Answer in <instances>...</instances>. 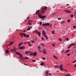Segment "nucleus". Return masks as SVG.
<instances>
[{
	"label": "nucleus",
	"instance_id": "nucleus-49",
	"mask_svg": "<svg viewBox=\"0 0 76 76\" xmlns=\"http://www.w3.org/2000/svg\"><path fill=\"white\" fill-rule=\"evenodd\" d=\"M28 42H24V44H26V43H28Z\"/></svg>",
	"mask_w": 76,
	"mask_h": 76
},
{
	"label": "nucleus",
	"instance_id": "nucleus-45",
	"mask_svg": "<svg viewBox=\"0 0 76 76\" xmlns=\"http://www.w3.org/2000/svg\"><path fill=\"white\" fill-rule=\"evenodd\" d=\"M31 42H33V43H35V41H34V40H32L31 41Z\"/></svg>",
	"mask_w": 76,
	"mask_h": 76
},
{
	"label": "nucleus",
	"instance_id": "nucleus-27",
	"mask_svg": "<svg viewBox=\"0 0 76 76\" xmlns=\"http://www.w3.org/2000/svg\"><path fill=\"white\" fill-rule=\"evenodd\" d=\"M39 13V10H38V11L36 12V14L37 15V14H38V13Z\"/></svg>",
	"mask_w": 76,
	"mask_h": 76
},
{
	"label": "nucleus",
	"instance_id": "nucleus-63",
	"mask_svg": "<svg viewBox=\"0 0 76 76\" xmlns=\"http://www.w3.org/2000/svg\"><path fill=\"white\" fill-rule=\"evenodd\" d=\"M25 31H26V30H24V31H23V32H25Z\"/></svg>",
	"mask_w": 76,
	"mask_h": 76
},
{
	"label": "nucleus",
	"instance_id": "nucleus-46",
	"mask_svg": "<svg viewBox=\"0 0 76 76\" xmlns=\"http://www.w3.org/2000/svg\"><path fill=\"white\" fill-rule=\"evenodd\" d=\"M70 22V20H68L67 21L68 23H69Z\"/></svg>",
	"mask_w": 76,
	"mask_h": 76
},
{
	"label": "nucleus",
	"instance_id": "nucleus-57",
	"mask_svg": "<svg viewBox=\"0 0 76 76\" xmlns=\"http://www.w3.org/2000/svg\"><path fill=\"white\" fill-rule=\"evenodd\" d=\"M27 19L28 20V19H29V17H28L27 18Z\"/></svg>",
	"mask_w": 76,
	"mask_h": 76
},
{
	"label": "nucleus",
	"instance_id": "nucleus-48",
	"mask_svg": "<svg viewBox=\"0 0 76 76\" xmlns=\"http://www.w3.org/2000/svg\"><path fill=\"white\" fill-rule=\"evenodd\" d=\"M76 26H73V28H74V29H76Z\"/></svg>",
	"mask_w": 76,
	"mask_h": 76
},
{
	"label": "nucleus",
	"instance_id": "nucleus-25",
	"mask_svg": "<svg viewBox=\"0 0 76 76\" xmlns=\"http://www.w3.org/2000/svg\"><path fill=\"white\" fill-rule=\"evenodd\" d=\"M40 65L41 66H43V65H45V64H44V63L43 62L40 64Z\"/></svg>",
	"mask_w": 76,
	"mask_h": 76
},
{
	"label": "nucleus",
	"instance_id": "nucleus-19",
	"mask_svg": "<svg viewBox=\"0 0 76 76\" xmlns=\"http://www.w3.org/2000/svg\"><path fill=\"white\" fill-rule=\"evenodd\" d=\"M71 45V46H75V45H76V44L75 43H72Z\"/></svg>",
	"mask_w": 76,
	"mask_h": 76
},
{
	"label": "nucleus",
	"instance_id": "nucleus-41",
	"mask_svg": "<svg viewBox=\"0 0 76 76\" xmlns=\"http://www.w3.org/2000/svg\"><path fill=\"white\" fill-rule=\"evenodd\" d=\"M71 18H73V14H71Z\"/></svg>",
	"mask_w": 76,
	"mask_h": 76
},
{
	"label": "nucleus",
	"instance_id": "nucleus-34",
	"mask_svg": "<svg viewBox=\"0 0 76 76\" xmlns=\"http://www.w3.org/2000/svg\"><path fill=\"white\" fill-rule=\"evenodd\" d=\"M63 67V65L61 64L60 65V66H59V68H61V67Z\"/></svg>",
	"mask_w": 76,
	"mask_h": 76
},
{
	"label": "nucleus",
	"instance_id": "nucleus-36",
	"mask_svg": "<svg viewBox=\"0 0 76 76\" xmlns=\"http://www.w3.org/2000/svg\"><path fill=\"white\" fill-rule=\"evenodd\" d=\"M60 69L62 71H63V70H64L63 68V67L60 68Z\"/></svg>",
	"mask_w": 76,
	"mask_h": 76
},
{
	"label": "nucleus",
	"instance_id": "nucleus-42",
	"mask_svg": "<svg viewBox=\"0 0 76 76\" xmlns=\"http://www.w3.org/2000/svg\"><path fill=\"white\" fill-rule=\"evenodd\" d=\"M39 24L40 25H42V22L41 21L39 23Z\"/></svg>",
	"mask_w": 76,
	"mask_h": 76
},
{
	"label": "nucleus",
	"instance_id": "nucleus-18",
	"mask_svg": "<svg viewBox=\"0 0 76 76\" xmlns=\"http://www.w3.org/2000/svg\"><path fill=\"white\" fill-rule=\"evenodd\" d=\"M53 58H55L56 59H58V58L57 56H56L55 55L53 56Z\"/></svg>",
	"mask_w": 76,
	"mask_h": 76
},
{
	"label": "nucleus",
	"instance_id": "nucleus-28",
	"mask_svg": "<svg viewBox=\"0 0 76 76\" xmlns=\"http://www.w3.org/2000/svg\"><path fill=\"white\" fill-rule=\"evenodd\" d=\"M67 75H66L65 76H70V74H67Z\"/></svg>",
	"mask_w": 76,
	"mask_h": 76
},
{
	"label": "nucleus",
	"instance_id": "nucleus-1",
	"mask_svg": "<svg viewBox=\"0 0 76 76\" xmlns=\"http://www.w3.org/2000/svg\"><path fill=\"white\" fill-rule=\"evenodd\" d=\"M47 7H43L41 10V14H44L45 13V12L47 10Z\"/></svg>",
	"mask_w": 76,
	"mask_h": 76
},
{
	"label": "nucleus",
	"instance_id": "nucleus-12",
	"mask_svg": "<svg viewBox=\"0 0 76 76\" xmlns=\"http://www.w3.org/2000/svg\"><path fill=\"white\" fill-rule=\"evenodd\" d=\"M20 48L21 50H23V49H25V47L24 46H22V47H20Z\"/></svg>",
	"mask_w": 76,
	"mask_h": 76
},
{
	"label": "nucleus",
	"instance_id": "nucleus-8",
	"mask_svg": "<svg viewBox=\"0 0 76 76\" xmlns=\"http://www.w3.org/2000/svg\"><path fill=\"white\" fill-rule=\"evenodd\" d=\"M31 52H30V51H27L25 52V54H29V53H31Z\"/></svg>",
	"mask_w": 76,
	"mask_h": 76
},
{
	"label": "nucleus",
	"instance_id": "nucleus-60",
	"mask_svg": "<svg viewBox=\"0 0 76 76\" xmlns=\"http://www.w3.org/2000/svg\"><path fill=\"white\" fill-rule=\"evenodd\" d=\"M31 24H32V23H30L29 24V25H31Z\"/></svg>",
	"mask_w": 76,
	"mask_h": 76
},
{
	"label": "nucleus",
	"instance_id": "nucleus-32",
	"mask_svg": "<svg viewBox=\"0 0 76 76\" xmlns=\"http://www.w3.org/2000/svg\"><path fill=\"white\" fill-rule=\"evenodd\" d=\"M59 66H58V65H57V66H54V67H55V68L56 69L57 68V67H58Z\"/></svg>",
	"mask_w": 76,
	"mask_h": 76
},
{
	"label": "nucleus",
	"instance_id": "nucleus-17",
	"mask_svg": "<svg viewBox=\"0 0 76 76\" xmlns=\"http://www.w3.org/2000/svg\"><path fill=\"white\" fill-rule=\"evenodd\" d=\"M38 32V31L37 30H34V31H33V33H36V34Z\"/></svg>",
	"mask_w": 76,
	"mask_h": 76
},
{
	"label": "nucleus",
	"instance_id": "nucleus-53",
	"mask_svg": "<svg viewBox=\"0 0 76 76\" xmlns=\"http://www.w3.org/2000/svg\"><path fill=\"white\" fill-rule=\"evenodd\" d=\"M31 22V20H29L28 23H29Z\"/></svg>",
	"mask_w": 76,
	"mask_h": 76
},
{
	"label": "nucleus",
	"instance_id": "nucleus-31",
	"mask_svg": "<svg viewBox=\"0 0 76 76\" xmlns=\"http://www.w3.org/2000/svg\"><path fill=\"white\" fill-rule=\"evenodd\" d=\"M52 46H53V47H55V44L52 43Z\"/></svg>",
	"mask_w": 76,
	"mask_h": 76
},
{
	"label": "nucleus",
	"instance_id": "nucleus-10",
	"mask_svg": "<svg viewBox=\"0 0 76 76\" xmlns=\"http://www.w3.org/2000/svg\"><path fill=\"white\" fill-rule=\"evenodd\" d=\"M37 34L38 35L39 37H40V35H41V32H40L37 31Z\"/></svg>",
	"mask_w": 76,
	"mask_h": 76
},
{
	"label": "nucleus",
	"instance_id": "nucleus-13",
	"mask_svg": "<svg viewBox=\"0 0 76 76\" xmlns=\"http://www.w3.org/2000/svg\"><path fill=\"white\" fill-rule=\"evenodd\" d=\"M42 34H43V35H46V34H45V31H44V30H43L42 31Z\"/></svg>",
	"mask_w": 76,
	"mask_h": 76
},
{
	"label": "nucleus",
	"instance_id": "nucleus-5",
	"mask_svg": "<svg viewBox=\"0 0 76 76\" xmlns=\"http://www.w3.org/2000/svg\"><path fill=\"white\" fill-rule=\"evenodd\" d=\"M24 37H26V38H29L30 36L29 35H26V34H24Z\"/></svg>",
	"mask_w": 76,
	"mask_h": 76
},
{
	"label": "nucleus",
	"instance_id": "nucleus-4",
	"mask_svg": "<svg viewBox=\"0 0 76 76\" xmlns=\"http://www.w3.org/2000/svg\"><path fill=\"white\" fill-rule=\"evenodd\" d=\"M19 57L21 60L23 61V60H24V58H23L22 54Z\"/></svg>",
	"mask_w": 76,
	"mask_h": 76
},
{
	"label": "nucleus",
	"instance_id": "nucleus-44",
	"mask_svg": "<svg viewBox=\"0 0 76 76\" xmlns=\"http://www.w3.org/2000/svg\"><path fill=\"white\" fill-rule=\"evenodd\" d=\"M71 55L70 54H67V55L68 56H70V55Z\"/></svg>",
	"mask_w": 76,
	"mask_h": 76
},
{
	"label": "nucleus",
	"instance_id": "nucleus-2",
	"mask_svg": "<svg viewBox=\"0 0 76 76\" xmlns=\"http://www.w3.org/2000/svg\"><path fill=\"white\" fill-rule=\"evenodd\" d=\"M38 16L40 19H44L45 18L46 16L45 15H42L41 14L39 13Z\"/></svg>",
	"mask_w": 76,
	"mask_h": 76
},
{
	"label": "nucleus",
	"instance_id": "nucleus-50",
	"mask_svg": "<svg viewBox=\"0 0 76 76\" xmlns=\"http://www.w3.org/2000/svg\"><path fill=\"white\" fill-rule=\"evenodd\" d=\"M28 58H29L28 57H26L25 58V59H28Z\"/></svg>",
	"mask_w": 76,
	"mask_h": 76
},
{
	"label": "nucleus",
	"instance_id": "nucleus-40",
	"mask_svg": "<svg viewBox=\"0 0 76 76\" xmlns=\"http://www.w3.org/2000/svg\"><path fill=\"white\" fill-rule=\"evenodd\" d=\"M65 40H67V41H69V38H67L66 39V38H65Z\"/></svg>",
	"mask_w": 76,
	"mask_h": 76
},
{
	"label": "nucleus",
	"instance_id": "nucleus-26",
	"mask_svg": "<svg viewBox=\"0 0 76 76\" xmlns=\"http://www.w3.org/2000/svg\"><path fill=\"white\" fill-rule=\"evenodd\" d=\"M65 23V21H64L61 23V24H64Z\"/></svg>",
	"mask_w": 76,
	"mask_h": 76
},
{
	"label": "nucleus",
	"instance_id": "nucleus-9",
	"mask_svg": "<svg viewBox=\"0 0 76 76\" xmlns=\"http://www.w3.org/2000/svg\"><path fill=\"white\" fill-rule=\"evenodd\" d=\"M43 53H44V54H47V52H46V51L45 50H43V51H42Z\"/></svg>",
	"mask_w": 76,
	"mask_h": 76
},
{
	"label": "nucleus",
	"instance_id": "nucleus-64",
	"mask_svg": "<svg viewBox=\"0 0 76 76\" xmlns=\"http://www.w3.org/2000/svg\"><path fill=\"white\" fill-rule=\"evenodd\" d=\"M62 52H64V50H63V51H62Z\"/></svg>",
	"mask_w": 76,
	"mask_h": 76
},
{
	"label": "nucleus",
	"instance_id": "nucleus-23",
	"mask_svg": "<svg viewBox=\"0 0 76 76\" xmlns=\"http://www.w3.org/2000/svg\"><path fill=\"white\" fill-rule=\"evenodd\" d=\"M6 53H7V54H9V50H8L7 49L6 50Z\"/></svg>",
	"mask_w": 76,
	"mask_h": 76
},
{
	"label": "nucleus",
	"instance_id": "nucleus-22",
	"mask_svg": "<svg viewBox=\"0 0 76 76\" xmlns=\"http://www.w3.org/2000/svg\"><path fill=\"white\" fill-rule=\"evenodd\" d=\"M70 50H67L66 52H65V53H68L69 51H70Z\"/></svg>",
	"mask_w": 76,
	"mask_h": 76
},
{
	"label": "nucleus",
	"instance_id": "nucleus-7",
	"mask_svg": "<svg viewBox=\"0 0 76 76\" xmlns=\"http://www.w3.org/2000/svg\"><path fill=\"white\" fill-rule=\"evenodd\" d=\"M38 49L40 52H41V53H43V52H42V51H41V48L40 46H38Z\"/></svg>",
	"mask_w": 76,
	"mask_h": 76
},
{
	"label": "nucleus",
	"instance_id": "nucleus-61",
	"mask_svg": "<svg viewBox=\"0 0 76 76\" xmlns=\"http://www.w3.org/2000/svg\"><path fill=\"white\" fill-rule=\"evenodd\" d=\"M13 49H11V51H13Z\"/></svg>",
	"mask_w": 76,
	"mask_h": 76
},
{
	"label": "nucleus",
	"instance_id": "nucleus-39",
	"mask_svg": "<svg viewBox=\"0 0 76 76\" xmlns=\"http://www.w3.org/2000/svg\"><path fill=\"white\" fill-rule=\"evenodd\" d=\"M14 50H17V48H15V47H14Z\"/></svg>",
	"mask_w": 76,
	"mask_h": 76
},
{
	"label": "nucleus",
	"instance_id": "nucleus-38",
	"mask_svg": "<svg viewBox=\"0 0 76 76\" xmlns=\"http://www.w3.org/2000/svg\"><path fill=\"white\" fill-rule=\"evenodd\" d=\"M71 46H72V45H70L69 46L68 48V49H69V48H70V47H71Z\"/></svg>",
	"mask_w": 76,
	"mask_h": 76
},
{
	"label": "nucleus",
	"instance_id": "nucleus-16",
	"mask_svg": "<svg viewBox=\"0 0 76 76\" xmlns=\"http://www.w3.org/2000/svg\"><path fill=\"white\" fill-rule=\"evenodd\" d=\"M20 35H21L22 38H23V36H24V34L22 33H20Z\"/></svg>",
	"mask_w": 76,
	"mask_h": 76
},
{
	"label": "nucleus",
	"instance_id": "nucleus-35",
	"mask_svg": "<svg viewBox=\"0 0 76 76\" xmlns=\"http://www.w3.org/2000/svg\"><path fill=\"white\" fill-rule=\"evenodd\" d=\"M51 33L52 34H54V31H51Z\"/></svg>",
	"mask_w": 76,
	"mask_h": 76
},
{
	"label": "nucleus",
	"instance_id": "nucleus-30",
	"mask_svg": "<svg viewBox=\"0 0 76 76\" xmlns=\"http://www.w3.org/2000/svg\"><path fill=\"white\" fill-rule=\"evenodd\" d=\"M31 43V42H28V44L29 46H30V47H31L32 46V45H31L30 44V43Z\"/></svg>",
	"mask_w": 76,
	"mask_h": 76
},
{
	"label": "nucleus",
	"instance_id": "nucleus-15",
	"mask_svg": "<svg viewBox=\"0 0 76 76\" xmlns=\"http://www.w3.org/2000/svg\"><path fill=\"white\" fill-rule=\"evenodd\" d=\"M32 28V27H28L27 29V31H29Z\"/></svg>",
	"mask_w": 76,
	"mask_h": 76
},
{
	"label": "nucleus",
	"instance_id": "nucleus-24",
	"mask_svg": "<svg viewBox=\"0 0 76 76\" xmlns=\"http://www.w3.org/2000/svg\"><path fill=\"white\" fill-rule=\"evenodd\" d=\"M46 26H50V23H46Z\"/></svg>",
	"mask_w": 76,
	"mask_h": 76
},
{
	"label": "nucleus",
	"instance_id": "nucleus-58",
	"mask_svg": "<svg viewBox=\"0 0 76 76\" xmlns=\"http://www.w3.org/2000/svg\"><path fill=\"white\" fill-rule=\"evenodd\" d=\"M51 26H52V24H51V25H50V27L51 28Z\"/></svg>",
	"mask_w": 76,
	"mask_h": 76
},
{
	"label": "nucleus",
	"instance_id": "nucleus-29",
	"mask_svg": "<svg viewBox=\"0 0 76 76\" xmlns=\"http://www.w3.org/2000/svg\"><path fill=\"white\" fill-rule=\"evenodd\" d=\"M42 26H46V24L43 23L42 24Z\"/></svg>",
	"mask_w": 76,
	"mask_h": 76
},
{
	"label": "nucleus",
	"instance_id": "nucleus-3",
	"mask_svg": "<svg viewBox=\"0 0 76 76\" xmlns=\"http://www.w3.org/2000/svg\"><path fill=\"white\" fill-rule=\"evenodd\" d=\"M37 52H35L34 53H31L30 54V56H33L34 57H35L37 56Z\"/></svg>",
	"mask_w": 76,
	"mask_h": 76
},
{
	"label": "nucleus",
	"instance_id": "nucleus-55",
	"mask_svg": "<svg viewBox=\"0 0 76 76\" xmlns=\"http://www.w3.org/2000/svg\"><path fill=\"white\" fill-rule=\"evenodd\" d=\"M74 67H76V64H75V65L74 66Z\"/></svg>",
	"mask_w": 76,
	"mask_h": 76
},
{
	"label": "nucleus",
	"instance_id": "nucleus-43",
	"mask_svg": "<svg viewBox=\"0 0 76 76\" xmlns=\"http://www.w3.org/2000/svg\"><path fill=\"white\" fill-rule=\"evenodd\" d=\"M42 59L45 60V57H43L42 58Z\"/></svg>",
	"mask_w": 76,
	"mask_h": 76
},
{
	"label": "nucleus",
	"instance_id": "nucleus-33",
	"mask_svg": "<svg viewBox=\"0 0 76 76\" xmlns=\"http://www.w3.org/2000/svg\"><path fill=\"white\" fill-rule=\"evenodd\" d=\"M41 45L42 46H43L44 47H45V45L43 43H41Z\"/></svg>",
	"mask_w": 76,
	"mask_h": 76
},
{
	"label": "nucleus",
	"instance_id": "nucleus-62",
	"mask_svg": "<svg viewBox=\"0 0 76 76\" xmlns=\"http://www.w3.org/2000/svg\"><path fill=\"white\" fill-rule=\"evenodd\" d=\"M64 71H65V72H67V70H64Z\"/></svg>",
	"mask_w": 76,
	"mask_h": 76
},
{
	"label": "nucleus",
	"instance_id": "nucleus-47",
	"mask_svg": "<svg viewBox=\"0 0 76 76\" xmlns=\"http://www.w3.org/2000/svg\"><path fill=\"white\" fill-rule=\"evenodd\" d=\"M59 39L60 41H62V40L61 39V38H59Z\"/></svg>",
	"mask_w": 76,
	"mask_h": 76
},
{
	"label": "nucleus",
	"instance_id": "nucleus-54",
	"mask_svg": "<svg viewBox=\"0 0 76 76\" xmlns=\"http://www.w3.org/2000/svg\"><path fill=\"white\" fill-rule=\"evenodd\" d=\"M58 19H59V20H61V18H58Z\"/></svg>",
	"mask_w": 76,
	"mask_h": 76
},
{
	"label": "nucleus",
	"instance_id": "nucleus-52",
	"mask_svg": "<svg viewBox=\"0 0 76 76\" xmlns=\"http://www.w3.org/2000/svg\"><path fill=\"white\" fill-rule=\"evenodd\" d=\"M32 61H33V62H35V60H33Z\"/></svg>",
	"mask_w": 76,
	"mask_h": 76
},
{
	"label": "nucleus",
	"instance_id": "nucleus-14",
	"mask_svg": "<svg viewBox=\"0 0 76 76\" xmlns=\"http://www.w3.org/2000/svg\"><path fill=\"white\" fill-rule=\"evenodd\" d=\"M14 42H10V44H9V45H8V46L11 45H12V44H13V43H14Z\"/></svg>",
	"mask_w": 76,
	"mask_h": 76
},
{
	"label": "nucleus",
	"instance_id": "nucleus-6",
	"mask_svg": "<svg viewBox=\"0 0 76 76\" xmlns=\"http://www.w3.org/2000/svg\"><path fill=\"white\" fill-rule=\"evenodd\" d=\"M64 12H66V13H72V12H71L70 11L68 10H65L64 11Z\"/></svg>",
	"mask_w": 76,
	"mask_h": 76
},
{
	"label": "nucleus",
	"instance_id": "nucleus-56",
	"mask_svg": "<svg viewBox=\"0 0 76 76\" xmlns=\"http://www.w3.org/2000/svg\"><path fill=\"white\" fill-rule=\"evenodd\" d=\"M49 75L50 76H51V73H49Z\"/></svg>",
	"mask_w": 76,
	"mask_h": 76
},
{
	"label": "nucleus",
	"instance_id": "nucleus-11",
	"mask_svg": "<svg viewBox=\"0 0 76 76\" xmlns=\"http://www.w3.org/2000/svg\"><path fill=\"white\" fill-rule=\"evenodd\" d=\"M15 54H18V55H19V56H20L21 55V54L20 53H19V52H15Z\"/></svg>",
	"mask_w": 76,
	"mask_h": 76
},
{
	"label": "nucleus",
	"instance_id": "nucleus-37",
	"mask_svg": "<svg viewBox=\"0 0 76 76\" xmlns=\"http://www.w3.org/2000/svg\"><path fill=\"white\" fill-rule=\"evenodd\" d=\"M48 72H49L48 71L46 72V74H47L46 75H48Z\"/></svg>",
	"mask_w": 76,
	"mask_h": 76
},
{
	"label": "nucleus",
	"instance_id": "nucleus-59",
	"mask_svg": "<svg viewBox=\"0 0 76 76\" xmlns=\"http://www.w3.org/2000/svg\"><path fill=\"white\" fill-rule=\"evenodd\" d=\"M42 40H44V38H43V37H42Z\"/></svg>",
	"mask_w": 76,
	"mask_h": 76
},
{
	"label": "nucleus",
	"instance_id": "nucleus-51",
	"mask_svg": "<svg viewBox=\"0 0 76 76\" xmlns=\"http://www.w3.org/2000/svg\"><path fill=\"white\" fill-rule=\"evenodd\" d=\"M75 62H76V60H75V61H74L73 62V63H75Z\"/></svg>",
	"mask_w": 76,
	"mask_h": 76
},
{
	"label": "nucleus",
	"instance_id": "nucleus-20",
	"mask_svg": "<svg viewBox=\"0 0 76 76\" xmlns=\"http://www.w3.org/2000/svg\"><path fill=\"white\" fill-rule=\"evenodd\" d=\"M44 37H45V38H46V39H48V37H47V35L46 34H45L44 35Z\"/></svg>",
	"mask_w": 76,
	"mask_h": 76
},
{
	"label": "nucleus",
	"instance_id": "nucleus-21",
	"mask_svg": "<svg viewBox=\"0 0 76 76\" xmlns=\"http://www.w3.org/2000/svg\"><path fill=\"white\" fill-rule=\"evenodd\" d=\"M23 42H21L20 43V44H19L18 45V47H20V45H22V44H23Z\"/></svg>",
	"mask_w": 76,
	"mask_h": 76
}]
</instances>
